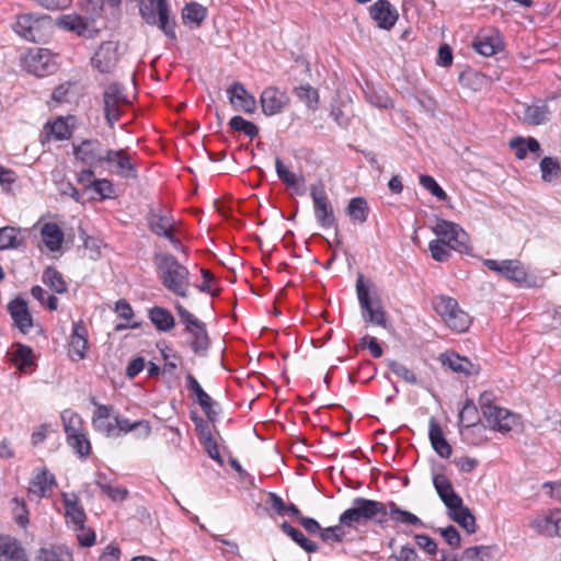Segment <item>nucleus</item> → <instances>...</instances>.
<instances>
[{"mask_svg": "<svg viewBox=\"0 0 561 561\" xmlns=\"http://www.w3.org/2000/svg\"><path fill=\"white\" fill-rule=\"evenodd\" d=\"M93 428L107 437L117 438L137 432L138 438H148L151 426L146 420L130 421L115 411L113 405L96 404L92 415Z\"/></svg>", "mask_w": 561, "mask_h": 561, "instance_id": "1", "label": "nucleus"}, {"mask_svg": "<svg viewBox=\"0 0 561 561\" xmlns=\"http://www.w3.org/2000/svg\"><path fill=\"white\" fill-rule=\"evenodd\" d=\"M156 265L162 285L174 295L186 297L190 287L188 270L170 254L157 255Z\"/></svg>", "mask_w": 561, "mask_h": 561, "instance_id": "2", "label": "nucleus"}, {"mask_svg": "<svg viewBox=\"0 0 561 561\" xmlns=\"http://www.w3.org/2000/svg\"><path fill=\"white\" fill-rule=\"evenodd\" d=\"M387 515V506L379 501L365 497H356L352 506L340 515V523L348 528H356L368 520L380 518Z\"/></svg>", "mask_w": 561, "mask_h": 561, "instance_id": "3", "label": "nucleus"}, {"mask_svg": "<svg viewBox=\"0 0 561 561\" xmlns=\"http://www.w3.org/2000/svg\"><path fill=\"white\" fill-rule=\"evenodd\" d=\"M140 15L149 25H157L168 37L174 39L175 21L170 15L168 0H141Z\"/></svg>", "mask_w": 561, "mask_h": 561, "instance_id": "4", "label": "nucleus"}, {"mask_svg": "<svg viewBox=\"0 0 561 561\" xmlns=\"http://www.w3.org/2000/svg\"><path fill=\"white\" fill-rule=\"evenodd\" d=\"M433 307L450 330L462 333L469 329L471 318L460 309L456 299L442 295L434 298Z\"/></svg>", "mask_w": 561, "mask_h": 561, "instance_id": "5", "label": "nucleus"}, {"mask_svg": "<svg viewBox=\"0 0 561 561\" xmlns=\"http://www.w3.org/2000/svg\"><path fill=\"white\" fill-rule=\"evenodd\" d=\"M53 27L51 18L33 13L18 16L13 24L14 32L28 42H42L49 36Z\"/></svg>", "mask_w": 561, "mask_h": 561, "instance_id": "6", "label": "nucleus"}, {"mask_svg": "<svg viewBox=\"0 0 561 561\" xmlns=\"http://www.w3.org/2000/svg\"><path fill=\"white\" fill-rule=\"evenodd\" d=\"M356 293L364 321L386 328L387 319L381 301L375 293L370 294L362 276L357 278Z\"/></svg>", "mask_w": 561, "mask_h": 561, "instance_id": "7", "label": "nucleus"}, {"mask_svg": "<svg viewBox=\"0 0 561 561\" xmlns=\"http://www.w3.org/2000/svg\"><path fill=\"white\" fill-rule=\"evenodd\" d=\"M431 230L440 243H446L454 251H468L469 237L458 224L437 218L435 224L431 226Z\"/></svg>", "mask_w": 561, "mask_h": 561, "instance_id": "8", "label": "nucleus"}, {"mask_svg": "<svg viewBox=\"0 0 561 561\" xmlns=\"http://www.w3.org/2000/svg\"><path fill=\"white\" fill-rule=\"evenodd\" d=\"M129 104L128 96L118 83H111L104 91L105 118L111 127L119 119L123 110Z\"/></svg>", "mask_w": 561, "mask_h": 561, "instance_id": "9", "label": "nucleus"}, {"mask_svg": "<svg viewBox=\"0 0 561 561\" xmlns=\"http://www.w3.org/2000/svg\"><path fill=\"white\" fill-rule=\"evenodd\" d=\"M108 149H105L98 139H85L73 145L76 159L90 168L102 167L105 163Z\"/></svg>", "mask_w": 561, "mask_h": 561, "instance_id": "10", "label": "nucleus"}, {"mask_svg": "<svg viewBox=\"0 0 561 561\" xmlns=\"http://www.w3.org/2000/svg\"><path fill=\"white\" fill-rule=\"evenodd\" d=\"M57 62L53 54L46 48L30 49L24 58L27 72L36 77H44L56 70Z\"/></svg>", "mask_w": 561, "mask_h": 561, "instance_id": "11", "label": "nucleus"}, {"mask_svg": "<svg viewBox=\"0 0 561 561\" xmlns=\"http://www.w3.org/2000/svg\"><path fill=\"white\" fill-rule=\"evenodd\" d=\"M310 194L313 202V211L318 224L322 228H332L335 226V216L333 207L322 186L312 185Z\"/></svg>", "mask_w": 561, "mask_h": 561, "instance_id": "12", "label": "nucleus"}, {"mask_svg": "<svg viewBox=\"0 0 561 561\" xmlns=\"http://www.w3.org/2000/svg\"><path fill=\"white\" fill-rule=\"evenodd\" d=\"M484 265L508 280L528 286L526 270L522 263L516 260H485Z\"/></svg>", "mask_w": 561, "mask_h": 561, "instance_id": "13", "label": "nucleus"}, {"mask_svg": "<svg viewBox=\"0 0 561 561\" xmlns=\"http://www.w3.org/2000/svg\"><path fill=\"white\" fill-rule=\"evenodd\" d=\"M118 61V43L107 41L102 43L91 58L92 66L102 73L111 72Z\"/></svg>", "mask_w": 561, "mask_h": 561, "instance_id": "14", "label": "nucleus"}, {"mask_svg": "<svg viewBox=\"0 0 561 561\" xmlns=\"http://www.w3.org/2000/svg\"><path fill=\"white\" fill-rule=\"evenodd\" d=\"M262 111L267 116L282 113L289 104V96L276 87H267L260 96Z\"/></svg>", "mask_w": 561, "mask_h": 561, "instance_id": "15", "label": "nucleus"}, {"mask_svg": "<svg viewBox=\"0 0 561 561\" xmlns=\"http://www.w3.org/2000/svg\"><path fill=\"white\" fill-rule=\"evenodd\" d=\"M88 330L82 321L73 322L68 343V355L72 362H80L87 357Z\"/></svg>", "mask_w": 561, "mask_h": 561, "instance_id": "16", "label": "nucleus"}, {"mask_svg": "<svg viewBox=\"0 0 561 561\" xmlns=\"http://www.w3.org/2000/svg\"><path fill=\"white\" fill-rule=\"evenodd\" d=\"M227 95L233 110L252 114L256 110V100L241 82H233L227 89Z\"/></svg>", "mask_w": 561, "mask_h": 561, "instance_id": "17", "label": "nucleus"}, {"mask_svg": "<svg viewBox=\"0 0 561 561\" xmlns=\"http://www.w3.org/2000/svg\"><path fill=\"white\" fill-rule=\"evenodd\" d=\"M473 48L484 57H491L503 49V39L496 30H483L473 41Z\"/></svg>", "mask_w": 561, "mask_h": 561, "instance_id": "18", "label": "nucleus"}, {"mask_svg": "<svg viewBox=\"0 0 561 561\" xmlns=\"http://www.w3.org/2000/svg\"><path fill=\"white\" fill-rule=\"evenodd\" d=\"M56 484L54 474L46 468H36L28 485V496L35 499L46 497Z\"/></svg>", "mask_w": 561, "mask_h": 561, "instance_id": "19", "label": "nucleus"}, {"mask_svg": "<svg viewBox=\"0 0 561 561\" xmlns=\"http://www.w3.org/2000/svg\"><path fill=\"white\" fill-rule=\"evenodd\" d=\"M489 425V427L493 431H497L501 433H508L519 423V417L517 414L511 412L510 410L497 405L493 411L492 415L483 416Z\"/></svg>", "mask_w": 561, "mask_h": 561, "instance_id": "20", "label": "nucleus"}, {"mask_svg": "<svg viewBox=\"0 0 561 561\" xmlns=\"http://www.w3.org/2000/svg\"><path fill=\"white\" fill-rule=\"evenodd\" d=\"M370 16L378 27L390 30L398 21L399 14L396 8L387 0H378L370 7Z\"/></svg>", "mask_w": 561, "mask_h": 561, "instance_id": "21", "label": "nucleus"}, {"mask_svg": "<svg viewBox=\"0 0 561 561\" xmlns=\"http://www.w3.org/2000/svg\"><path fill=\"white\" fill-rule=\"evenodd\" d=\"M62 504L65 508V519L69 527L82 526L85 523L87 515L79 502V496L75 493H61Z\"/></svg>", "mask_w": 561, "mask_h": 561, "instance_id": "22", "label": "nucleus"}, {"mask_svg": "<svg viewBox=\"0 0 561 561\" xmlns=\"http://www.w3.org/2000/svg\"><path fill=\"white\" fill-rule=\"evenodd\" d=\"M105 157V163H107L116 174L125 178L136 176L135 167L130 162V157L127 154L126 150L108 149L107 156Z\"/></svg>", "mask_w": 561, "mask_h": 561, "instance_id": "23", "label": "nucleus"}, {"mask_svg": "<svg viewBox=\"0 0 561 561\" xmlns=\"http://www.w3.org/2000/svg\"><path fill=\"white\" fill-rule=\"evenodd\" d=\"M557 513L558 511L549 510L536 514L529 520V527L542 536H557Z\"/></svg>", "mask_w": 561, "mask_h": 561, "instance_id": "24", "label": "nucleus"}, {"mask_svg": "<svg viewBox=\"0 0 561 561\" xmlns=\"http://www.w3.org/2000/svg\"><path fill=\"white\" fill-rule=\"evenodd\" d=\"M440 360L444 366H447L455 373L463 374L465 376H473L480 371L478 364L454 352L443 354Z\"/></svg>", "mask_w": 561, "mask_h": 561, "instance_id": "25", "label": "nucleus"}, {"mask_svg": "<svg viewBox=\"0 0 561 561\" xmlns=\"http://www.w3.org/2000/svg\"><path fill=\"white\" fill-rule=\"evenodd\" d=\"M9 312L14 321V324L20 329L21 332L27 333L33 327V319L28 311V307L25 300L14 299L9 304Z\"/></svg>", "mask_w": 561, "mask_h": 561, "instance_id": "26", "label": "nucleus"}, {"mask_svg": "<svg viewBox=\"0 0 561 561\" xmlns=\"http://www.w3.org/2000/svg\"><path fill=\"white\" fill-rule=\"evenodd\" d=\"M433 483L440 500L449 510L461 503L462 499L455 492L451 482L444 474H435Z\"/></svg>", "mask_w": 561, "mask_h": 561, "instance_id": "27", "label": "nucleus"}, {"mask_svg": "<svg viewBox=\"0 0 561 561\" xmlns=\"http://www.w3.org/2000/svg\"><path fill=\"white\" fill-rule=\"evenodd\" d=\"M0 561H28L22 545L13 537L0 536Z\"/></svg>", "mask_w": 561, "mask_h": 561, "instance_id": "28", "label": "nucleus"}, {"mask_svg": "<svg viewBox=\"0 0 561 561\" xmlns=\"http://www.w3.org/2000/svg\"><path fill=\"white\" fill-rule=\"evenodd\" d=\"M428 436L434 450L443 458H449L453 449L444 436L443 430L435 417L428 422Z\"/></svg>", "mask_w": 561, "mask_h": 561, "instance_id": "29", "label": "nucleus"}, {"mask_svg": "<svg viewBox=\"0 0 561 561\" xmlns=\"http://www.w3.org/2000/svg\"><path fill=\"white\" fill-rule=\"evenodd\" d=\"M73 118L69 117H57L53 122H47L44 126V133L46 137L54 138L55 140L69 139L72 134V125L69 123Z\"/></svg>", "mask_w": 561, "mask_h": 561, "instance_id": "30", "label": "nucleus"}, {"mask_svg": "<svg viewBox=\"0 0 561 561\" xmlns=\"http://www.w3.org/2000/svg\"><path fill=\"white\" fill-rule=\"evenodd\" d=\"M44 244L53 252L60 250L64 242V231L56 222H46L41 228Z\"/></svg>", "mask_w": 561, "mask_h": 561, "instance_id": "31", "label": "nucleus"}, {"mask_svg": "<svg viewBox=\"0 0 561 561\" xmlns=\"http://www.w3.org/2000/svg\"><path fill=\"white\" fill-rule=\"evenodd\" d=\"M449 517L461 526L468 534H473L477 529L476 518L470 510L459 503L455 507L448 510Z\"/></svg>", "mask_w": 561, "mask_h": 561, "instance_id": "32", "label": "nucleus"}, {"mask_svg": "<svg viewBox=\"0 0 561 561\" xmlns=\"http://www.w3.org/2000/svg\"><path fill=\"white\" fill-rule=\"evenodd\" d=\"M510 147L519 160L525 159L528 151L535 153L536 158L540 154V144L533 137H516L510 141Z\"/></svg>", "mask_w": 561, "mask_h": 561, "instance_id": "33", "label": "nucleus"}, {"mask_svg": "<svg viewBox=\"0 0 561 561\" xmlns=\"http://www.w3.org/2000/svg\"><path fill=\"white\" fill-rule=\"evenodd\" d=\"M497 548L495 546H476L467 548L458 561H494Z\"/></svg>", "mask_w": 561, "mask_h": 561, "instance_id": "34", "label": "nucleus"}, {"mask_svg": "<svg viewBox=\"0 0 561 561\" xmlns=\"http://www.w3.org/2000/svg\"><path fill=\"white\" fill-rule=\"evenodd\" d=\"M149 226L152 232L162 237H170L175 228V220L161 213H151L149 216Z\"/></svg>", "mask_w": 561, "mask_h": 561, "instance_id": "35", "label": "nucleus"}, {"mask_svg": "<svg viewBox=\"0 0 561 561\" xmlns=\"http://www.w3.org/2000/svg\"><path fill=\"white\" fill-rule=\"evenodd\" d=\"M72 556L65 546H48L38 550L34 561H71Z\"/></svg>", "mask_w": 561, "mask_h": 561, "instance_id": "36", "label": "nucleus"}, {"mask_svg": "<svg viewBox=\"0 0 561 561\" xmlns=\"http://www.w3.org/2000/svg\"><path fill=\"white\" fill-rule=\"evenodd\" d=\"M267 503L270 505L271 511H273L278 516H293L300 517L299 508L293 503H286L284 500L274 492L268 493Z\"/></svg>", "mask_w": 561, "mask_h": 561, "instance_id": "37", "label": "nucleus"}, {"mask_svg": "<svg viewBox=\"0 0 561 561\" xmlns=\"http://www.w3.org/2000/svg\"><path fill=\"white\" fill-rule=\"evenodd\" d=\"M550 114L546 103H535L525 107L524 119L530 125H541L549 121Z\"/></svg>", "mask_w": 561, "mask_h": 561, "instance_id": "38", "label": "nucleus"}, {"mask_svg": "<svg viewBox=\"0 0 561 561\" xmlns=\"http://www.w3.org/2000/svg\"><path fill=\"white\" fill-rule=\"evenodd\" d=\"M149 319L154 324V327L162 332H168L175 325L172 313L162 307H153L150 309Z\"/></svg>", "mask_w": 561, "mask_h": 561, "instance_id": "39", "label": "nucleus"}, {"mask_svg": "<svg viewBox=\"0 0 561 561\" xmlns=\"http://www.w3.org/2000/svg\"><path fill=\"white\" fill-rule=\"evenodd\" d=\"M366 101L379 110H389L393 107V101L387 91L380 88L368 87L365 91Z\"/></svg>", "mask_w": 561, "mask_h": 561, "instance_id": "40", "label": "nucleus"}, {"mask_svg": "<svg viewBox=\"0 0 561 561\" xmlns=\"http://www.w3.org/2000/svg\"><path fill=\"white\" fill-rule=\"evenodd\" d=\"M56 25L65 31H71L82 36L88 31L85 21L76 14H65L56 20Z\"/></svg>", "mask_w": 561, "mask_h": 561, "instance_id": "41", "label": "nucleus"}, {"mask_svg": "<svg viewBox=\"0 0 561 561\" xmlns=\"http://www.w3.org/2000/svg\"><path fill=\"white\" fill-rule=\"evenodd\" d=\"M61 421L67 438L84 431L81 416L70 409L61 413Z\"/></svg>", "mask_w": 561, "mask_h": 561, "instance_id": "42", "label": "nucleus"}, {"mask_svg": "<svg viewBox=\"0 0 561 561\" xmlns=\"http://www.w3.org/2000/svg\"><path fill=\"white\" fill-rule=\"evenodd\" d=\"M346 211L354 222L364 224L367 220L369 208L366 199L354 197L350 201Z\"/></svg>", "mask_w": 561, "mask_h": 561, "instance_id": "43", "label": "nucleus"}, {"mask_svg": "<svg viewBox=\"0 0 561 561\" xmlns=\"http://www.w3.org/2000/svg\"><path fill=\"white\" fill-rule=\"evenodd\" d=\"M186 385L187 388L194 393L198 404L208 414L213 405L211 398L204 391L199 382L191 374L186 376Z\"/></svg>", "mask_w": 561, "mask_h": 561, "instance_id": "44", "label": "nucleus"}, {"mask_svg": "<svg viewBox=\"0 0 561 561\" xmlns=\"http://www.w3.org/2000/svg\"><path fill=\"white\" fill-rule=\"evenodd\" d=\"M207 15V10L197 2H191L185 5L182 12V19L185 24L199 26Z\"/></svg>", "mask_w": 561, "mask_h": 561, "instance_id": "45", "label": "nucleus"}, {"mask_svg": "<svg viewBox=\"0 0 561 561\" xmlns=\"http://www.w3.org/2000/svg\"><path fill=\"white\" fill-rule=\"evenodd\" d=\"M280 529L287 536H289L297 545H299L305 551L311 553V552H316L318 550V545L316 542L306 538L301 531L294 528L287 522H284L280 525Z\"/></svg>", "mask_w": 561, "mask_h": 561, "instance_id": "46", "label": "nucleus"}, {"mask_svg": "<svg viewBox=\"0 0 561 561\" xmlns=\"http://www.w3.org/2000/svg\"><path fill=\"white\" fill-rule=\"evenodd\" d=\"M541 179L547 183L557 181L561 175V165L556 158L545 157L539 163Z\"/></svg>", "mask_w": 561, "mask_h": 561, "instance_id": "47", "label": "nucleus"}, {"mask_svg": "<svg viewBox=\"0 0 561 561\" xmlns=\"http://www.w3.org/2000/svg\"><path fill=\"white\" fill-rule=\"evenodd\" d=\"M42 280L48 288L57 294H65L68 290V286L62 278V275L53 267H47L44 271Z\"/></svg>", "mask_w": 561, "mask_h": 561, "instance_id": "48", "label": "nucleus"}, {"mask_svg": "<svg viewBox=\"0 0 561 561\" xmlns=\"http://www.w3.org/2000/svg\"><path fill=\"white\" fill-rule=\"evenodd\" d=\"M67 443L80 457L85 458L91 454V443L85 430L67 438Z\"/></svg>", "mask_w": 561, "mask_h": 561, "instance_id": "49", "label": "nucleus"}, {"mask_svg": "<svg viewBox=\"0 0 561 561\" xmlns=\"http://www.w3.org/2000/svg\"><path fill=\"white\" fill-rule=\"evenodd\" d=\"M275 169L279 180L287 186L296 187L302 182V178L293 172L279 158L275 160Z\"/></svg>", "mask_w": 561, "mask_h": 561, "instance_id": "50", "label": "nucleus"}, {"mask_svg": "<svg viewBox=\"0 0 561 561\" xmlns=\"http://www.w3.org/2000/svg\"><path fill=\"white\" fill-rule=\"evenodd\" d=\"M192 336L191 346L195 354L204 355L209 345V339L206 327H199L196 330L188 332Z\"/></svg>", "mask_w": 561, "mask_h": 561, "instance_id": "51", "label": "nucleus"}, {"mask_svg": "<svg viewBox=\"0 0 561 561\" xmlns=\"http://www.w3.org/2000/svg\"><path fill=\"white\" fill-rule=\"evenodd\" d=\"M390 516L394 522L409 524L413 526H423L422 520L414 514L401 510L396 503L389 505Z\"/></svg>", "mask_w": 561, "mask_h": 561, "instance_id": "52", "label": "nucleus"}, {"mask_svg": "<svg viewBox=\"0 0 561 561\" xmlns=\"http://www.w3.org/2000/svg\"><path fill=\"white\" fill-rule=\"evenodd\" d=\"M20 231L11 226L0 228V250L18 248L21 244Z\"/></svg>", "mask_w": 561, "mask_h": 561, "instance_id": "53", "label": "nucleus"}, {"mask_svg": "<svg viewBox=\"0 0 561 561\" xmlns=\"http://www.w3.org/2000/svg\"><path fill=\"white\" fill-rule=\"evenodd\" d=\"M297 98L309 108L316 110L319 102L318 91L309 84L300 85L294 90Z\"/></svg>", "mask_w": 561, "mask_h": 561, "instance_id": "54", "label": "nucleus"}, {"mask_svg": "<svg viewBox=\"0 0 561 561\" xmlns=\"http://www.w3.org/2000/svg\"><path fill=\"white\" fill-rule=\"evenodd\" d=\"M229 125L233 130L241 131L250 138H254L259 135L257 126L241 116H233L230 119Z\"/></svg>", "mask_w": 561, "mask_h": 561, "instance_id": "55", "label": "nucleus"}, {"mask_svg": "<svg viewBox=\"0 0 561 561\" xmlns=\"http://www.w3.org/2000/svg\"><path fill=\"white\" fill-rule=\"evenodd\" d=\"M388 367L397 377L401 378L407 383L416 385L419 382L417 377L413 370H411L404 364L397 360H390L388 363Z\"/></svg>", "mask_w": 561, "mask_h": 561, "instance_id": "56", "label": "nucleus"}, {"mask_svg": "<svg viewBox=\"0 0 561 561\" xmlns=\"http://www.w3.org/2000/svg\"><path fill=\"white\" fill-rule=\"evenodd\" d=\"M201 436L203 439L204 448H205L206 453L208 454V456L211 459H214L218 462H221L220 453H219L217 443L214 439V437L211 436V433L207 426L201 427Z\"/></svg>", "mask_w": 561, "mask_h": 561, "instance_id": "57", "label": "nucleus"}, {"mask_svg": "<svg viewBox=\"0 0 561 561\" xmlns=\"http://www.w3.org/2000/svg\"><path fill=\"white\" fill-rule=\"evenodd\" d=\"M428 250L433 260L436 262H445L450 257V252L454 251L446 243H440L438 239H434L428 244Z\"/></svg>", "mask_w": 561, "mask_h": 561, "instance_id": "58", "label": "nucleus"}, {"mask_svg": "<svg viewBox=\"0 0 561 561\" xmlns=\"http://www.w3.org/2000/svg\"><path fill=\"white\" fill-rule=\"evenodd\" d=\"M32 296L41 302L42 306L50 311L57 310L58 299L54 295H48L41 286H34L31 289Z\"/></svg>", "mask_w": 561, "mask_h": 561, "instance_id": "59", "label": "nucleus"}, {"mask_svg": "<svg viewBox=\"0 0 561 561\" xmlns=\"http://www.w3.org/2000/svg\"><path fill=\"white\" fill-rule=\"evenodd\" d=\"M33 351L31 347L25 345H18L13 353V362L20 368L23 369L31 366L33 363Z\"/></svg>", "mask_w": 561, "mask_h": 561, "instance_id": "60", "label": "nucleus"}, {"mask_svg": "<svg viewBox=\"0 0 561 561\" xmlns=\"http://www.w3.org/2000/svg\"><path fill=\"white\" fill-rule=\"evenodd\" d=\"M175 309L180 316L181 321L185 325V330L191 332L193 330L198 329L199 327L205 325L201 320H198L193 313L187 311L181 304L175 305Z\"/></svg>", "mask_w": 561, "mask_h": 561, "instance_id": "61", "label": "nucleus"}, {"mask_svg": "<svg viewBox=\"0 0 561 561\" xmlns=\"http://www.w3.org/2000/svg\"><path fill=\"white\" fill-rule=\"evenodd\" d=\"M420 184L430 191L435 197H437L439 201H446L447 194L446 192L438 185V183L435 181V179L431 175H421L420 176Z\"/></svg>", "mask_w": 561, "mask_h": 561, "instance_id": "62", "label": "nucleus"}, {"mask_svg": "<svg viewBox=\"0 0 561 561\" xmlns=\"http://www.w3.org/2000/svg\"><path fill=\"white\" fill-rule=\"evenodd\" d=\"M85 523L82 526H75L72 529L77 533V539L82 547H91L95 542V533L85 527Z\"/></svg>", "mask_w": 561, "mask_h": 561, "instance_id": "63", "label": "nucleus"}, {"mask_svg": "<svg viewBox=\"0 0 561 561\" xmlns=\"http://www.w3.org/2000/svg\"><path fill=\"white\" fill-rule=\"evenodd\" d=\"M495 394L492 391H484L479 397V405L482 412V415H492V411L497 407L495 404Z\"/></svg>", "mask_w": 561, "mask_h": 561, "instance_id": "64", "label": "nucleus"}]
</instances>
